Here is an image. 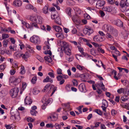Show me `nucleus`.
I'll list each match as a JSON object with an SVG mask.
<instances>
[{"label":"nucleus","instance_id":"1","mask_svg":"<svg viewBox=\"0 0 129 129\" xmlns=\"http://www.w3.org/2000/svg\"><path fill=\"white\" fill-rule=\"evenodd\" d=\"M49 11L51 12V17L52 19L54 20L56 23L59 25L61 24V19L59 15L55 9H49Z\"/></svg>","mask_w":129,"mask_h":129},{"label":"nucleus","instance_id":"2","mask_svg":"<svg viewBox=\"0 0 129 129\" xmlns=\"http://www.w3.org/2000/svg\"><path fill=\"white\" fill-rule=\"evenodd\" d=\"M103 30L110 34H111L114 36H116L118 35L117 31L110 25L106 24H104L102 27Z\"/></svg>","mask_w":129,"mask_h":129},{"label":"nucleus","instance_id":"3","mask_svg":"<svg viewBox=\"0 0 129 129\" xmlns=\"http://www.w3.org/2000/svg\"><path fill=\"white\" fill-rule=\"evenodd\" d=\"M68 76L66 75L62 74V75H58L57 76L56 78L58 81H59V84L60 85L63 84L65 82L64 79H63L64 78L65 79H67L68 78Z\"/></svg>","mask_w":129,"mask_h":129},{"label":"nucleus","instance_id":"4","mask_svg":"<svg viewBox=\"0 0 129 129\" xmlns=\"http://www.w3.org/2000/svg\"><path fill=\"white\" fill-rule=\"evenodd\" d=\"M19 91L17 87L15 88L11 89L9 91V94L12 98H15L17 96Z\"/></svg>","mask_w":129,"mask_h":129},{"label":"nucleus","instance_id":"5","mask_svg":"<svg viewBox=\"0 0 129 129\" xmlns=\"http://www.w3.org/2000/svg\"><path fill=\"white\" fill-rule=\"evenodd\" d=\"M21 81V78H15L13 76L9 78V82L10 83H13L15 85L18 84Z\"/></svg>","mask_w":129,"mask_h":129},{"label":"nucleus","instance_id":"6","mask_svg":"<svg viewBox=\"0 0 129 129\" xmlns=\"http://www.w3.org/2000/svg\"><path fill=\"white\" fill-rule=\"evenodd\" d=\"M30 41L32 43L39 44L40 43V40L39 37L36 35H34L30 39Z\"/></svg>","mask_w":129,"mask_h":129},{"label":"nucleus","instance_id":"7","mask_svg":"<svg viewBox=\"0 0 129 129\" xmlns=\"http://www.w3.org/2000/svg\"><path fill=\"white\" fill-rule=\"evenodd\" d=\"M58 46L63 48V50L65 48L69 47L68 44L66 42L62 41H58Z\"/></svg>","mask_w":129,"mask_h":129},{"label":"nucleus","instance_id":"8","mask_svg":"<svg viewBox=\"0 0 129 129\" xmlns=\"http://www.w3.org/2000/svg\"><path fill=\"white\" fill-rule=\"evenodd\" d=\"M112 23L113 24L120 27H122L123 25L122 22L119 19L114 20L112 21Z\"/></svg>","mask_w":129,"mask_h":129},{"label":"nucleus","instance_id":"9","mask_svg":"<svg viewBox=\"0 0 129 129\" xmlns=\"http://www.w3.org/2000/svg\"><path fill=\"white\" fill-rule=\"evenodd\" d=\"M22 3L20 0H15L13 2V5L15 7H18L21 6Z\"/></svg>","mask_w":129,"mask_h":129},{"label":"nucleus","instance_id":"10","mask_svg":"<svg viewBox=\"0 0 129 129\" xmlns=\"http://www.w3.org/2000/svg\"><path fill=\"white\" fill-rule=\"evenodd\" d=\"M78 88L79 90L81 92H85L87 91L85 85L83 83H82L80 84Z\"/></svg>","mask_w":129,"mask_h":129},{"label":"nucleus","instance_id":"11","mask_svg":"<svg viewBox=\"0 0 129 129\" xmlns=\"http://www.w3.org/2000/svg\"><path fill=\"white\" fill-rule=\"evenodd\" d=\"M50 117L52 121H55L56 120L58 119V114L56 113H52L50 116Z\"/></svg>","mask_w":129,"mask_h":129},{"label":"nucleus","instance_id":"12","mask_svg":"<svg viewBox=\"0 0 129 129\" xmlns=\"http://www.w3.org/2000/svg\"><path fill=\"white\" fill-rule=\"evenodd\" d=\"M32 102L31 99L30 98L26 96L24 99V103L25 104L27 105H30Z\"/></svg>","mask_w":129,"mask_h":129},{"label":"nucleus","instance_id":"13","mask_svg":"<svg viewBox=\"0 0 129 129\" xmlns=\"http://www.w3.org/2000/svg\"><path fill=\"white\" fill-rule=\"evenodd\" d=\"M38 17L37 15H35L32 16H29L28 17V18L31 21L34 22L36 23L37 22V18Z\"/></svg>","mask_w":129,"mask_h":129},{"label":"nucleus","instance_id":"14","mask_svg":"<svg viewBox=\"0 0 129 129\" xmlns=\"http://www.w3.org/2000/svg\"><path fill=\"white\" fill-rule=\"evenodd\" d=\"M94 41L97 42H100L103 41L102 37L99 35L95 36L93 38Z\"/></svg>","mask_w":129,"mask_h":129},{"label":"nucleus","instance_id":"15","mask_svg":"<svg viewBox=\"0 0 129 129\" xmlns=\"http://www.w3.org/2000/svg\"><path fill=\"white\" fill-rule=\"evenodd\" d=\"M96 87L98 89H100L101 88L104 90L105 89V85H104L102 82H101L100 83H97L96 84Z\"/></svg>","mask_w":129,"mask_h":129},{"label":"nucleus","instance_id":"16","mask_svg":"<svg viewBox=\"0 0 129 129\" xmlns=\"http://www.w3.org/2000/svg\"><path fill=\"white\" fill-rule=\"evenodd\" d=\"M105 4V2L104 1H102L100 2H98L96 3V8L99 7H103Z\"/></svg>","mask_w":129,"mask_h":129},{"label":"nucleus","instance_id":"17","mask_svg":"<svg viewBox=\"0 0 129 129\" xmlns=\"http://www.w3.org/2000/svg\"><path fill=\"white\" fill-rule=\"evenodd\" d=\"M117 91L118 93L119 94H121L123 93L124 94L126 95V92L127 91V90L124 88H121L118 89Z\"/></svg>","mask_w":129,"mask_h":129},{"label":"nucleus","instance_id":"18","mask_svg":"<svg viewBox=\"0 0 129 129\" xmlns=\"http://www.w3.org/2000/svg\"><path fill=\"white\" fill-rule=\"evenodd\" d=\"M119 6L121 8L127 7V5L126 1L124 0H121L119 4Z\"/></svg>","mask_w":129,"mask_h":129},{"label":"nucleus","instance_id":"19","mask_svg":"<svg viewBox=\"0 0 129 129\" xmlns=\"http://www.w3.org/2000/svg\"><path fill=\"white\" fill-rule=\"evenodd\" d=\"M50 39H48L47 42H45V43L46 46L43 47L44 49L45 50L49 49H50V44L49 43V41Z\"/></svg>","mask_w":129,"mask_h":129},{"label":"nucleus","instance_id":"20","mask_svg":"<svg viewBox=\"0 0 129 129\" xmlns=\"http://www.w3.org/2000/svg\"><path fill=\"white\" fill-rule=\"evenodd\" d=\"M44 59L46 61V63H47V62L50 63L52 61V59L50 56H46L44 57Z\"/></svg>","mask_w":129,"mask_h":129},{"label":"nucleus","instance_id":"21","mask_svg":"<svg viewBox=\"0 0 129 129\" xmlns=\"http://www.w3.org/2000/svg\"><path fill=\"white\" fill-rule=\"evenodd\" d=\"M26 48L27 50L29 52L31 53H33L34 52L33 50V47H31L28 44H26Z\"/></svg>","mask_w":129,"mask_h":129},{"label":"nucleus","instance_id":"22","mask_svg":"<svg viewBox=\"0 0 129 129\" xmlns=\"http://www.w3.org/2000/svg\"><path fill=\"white\" fill-rule=\"evenodd\" d=\"M64 52L67 55H70L71 54V50L69 47L66 48L63 50Z\"/></svg>","mask_w":129,"mask_h":129},{"label":"nucleus","instance_id":"23","mask_svg":"<svg viewBox=\"0 0 129 129\" xmlns=\"http://www.w3.org/2000/svg\"><path fill=\"white\" fill-rule=\"evenodd\" d=\"M21 24L23 25L22 27L25 26L26 28H29L30 27V26L29 24L24 21L22 20H21Z\"/></svg>","mask_w":129,"mask_h":129},{"label":"nucleus","instance_id":"24","mask_svg":"<svg viewBox=\"0 0 129 129\" xmlns=\"http://www.w3.org/2000/svg\"><path fill=\"white\" fill-rule=\"evenodd\" d=\"M55 35L56 37L59 39L62 40L64 38V34L62 33L56 34Z\"/></svg>","mask_w":129,"mask_h":129},{"label":"nucleus","instance_id":"25","mask_svg":"<svg viewBox=\"0 0 129 129\" xmlns=\"http://www.w3.org/2000/svg\"><path fill=\"white\" fill-rule=\"evenodd\" d=\"M64 125V123L63 122H61L59 123V124L57 123H55L54 126L56 129H60L61 128V126H63Z\"/></svg>","mask_w":129,"mask_h":129},{"label":"nucleus","instance_id":"26","mask_svg":"<svg viewBox=\"0 0 129 129\" xmlns=\"http://www.w3.org/2000/svg\"><path fill=\"white\" fill-rule=\"evenodd\" d=\"M43 82H50L51 83H52L53 80L52 79L50 78L48 76L43 80Z\"/></svg>","mask_w":129,"mask_h":129},{"label":"nucleus","instance_id":"27","mask_svg":"<svg viewBox=\"0 0 129 129\" xmlns=\"http://www.w3.org/2000/svg\"><path fill=\"white\" fill-rule=\"evenodd\" d=\"M43 100L45 102V103L47 105L49 104H51L52 102V99L51 98H49L48 99H46L45 97H44L43 98Z\"/></svg>","mask_w":129,"mask_h":129},{"label":"nucleus","instance_id":"28","mask_svg":"<svg viewBox=\"0 0 129 129\" xmlns=\"http://www.w3.org/2000/svg\"><path fill=\"white\" fill-rule=\"evenodd\" d=\"M29 56V55L27 52H26L25 54H21V57L24 59L27 58Z\"/></svg>","mask_w":129,"mask_h":129},{"label":"nucleus","instance_id":"29","mask_svg":"<svg viewBox=\"0 0 129 129\" xmlns=\"http://www.w3.org/2000/svg\"><path fill=\"white\" fill-rule=\"evenodd\" d=\"M38 17L37 18V21L36 23H38L39 24H41L42 23V18L40 16L37 15Z\"/></svg>","mask_w":129,"mask_h":129},{"label":"nucleus","instance_id":"30","mask_svg":"<svg viewBox=\"0 0 129 129\" xmlns=\"http://www.w3.org/2000/svg\"><path fill=\"white\" fill-rule=\"evenodd\" d=\"M53 27L54 28L55 30L57 32H61V28L59 26H53Z\"/></svg>","mask_w":129,"mask_h":129},{"label":"nucleus","instance_id":"31","mask_svg":"<svg viewBox=\"0 0 129 129\" xmlns=\"http://www.w3.org/2000/svg\"><path fill=\"white\" fill-rule=\"evenodd\" d=\"M21 56V53H15L14 54V57L15 59H18L20 58Z\"/></svg>","mask_w":129,"mask_h":129},{"label":"nucleus","instance_id":"32","mask_svg":"<svg viewBox=\"0 0 129 129\" xmlns=\"http://www.w3.org/2000/svg\"><path fill=\"white\" fill-rule=\"evenodd\" d=\"M72 10L71 9H67L66 10V13L70 17H71Z\"/></svg>","mask_w":129,"mask_h":129},{"label":"nucleus","instance_id":"33","mask_svg":"<svg viewBox=\"0 0 129 129\" xmlns=\"http://www.w3.org/2000/svg\"><path fill=\"white\" fill-rule=\"evenodd\" d=\"M25 73V69L24 67L23 66H22L21 67L20 69V73L22 74L23 75Z\"/></svg>","mask_w":129,"mask_h":129},{"label":"nucleus","instance_id":"34","mask_svg":"<svg viewBox=\"0 0 129 129\" xmlns=\"http://www.w3.org/2000/svg\"><path fill=\"white\" fill-rule=\"evenodd\" d=\"M93 111L101 116L103 114V112L102 111H101L100 110L98 109L94 110H93Z\"/></svg>","mask_w":129,"mask_h":129},{"label":"nucleus","instance_id":"35","mask_svg":"<svg viewBox=\"0 0 129 129\" xmlns=\"http://www.w3.org/2000/svg\"><path fill=\"white\" fill-rule=\"evenodd\" d=\"M128 99V96L126 95L122 96L120 100L123 102H125Z\"/></svg>","mask_w":129,"mask_h":129},{"label":"nucleus","instance_id":"36","mask_svg":"<svg viewBox=\"0 0 129 129\" xmlns=\"http://www.w3.org/2000/svg\"><path fill=\"white\" fill-rule=\"evenodd\" d=\"M13 68L15 69H18L19 68V67L18 66V63L16 62H14L13 63L12 66Z\"/></svg>","mask_w":129,"mask_h":129},{"label":"nucleus","instance_id":"37","mask_svg":"<svg viewBox=\"0 0 129 129\" xmlns=\"http://www.w3.org/2000/svg\"><path fill=\"white\" fill-rule=\"evenodd\" d=\"M109 33H107L106 34V37L110 40H111L113 39V37L110 35Z\"/></svg>","mask_w":129,"mask_h":129},{"label":"nucleus","instance_id":"38","mask_svg":"<svg viewBox=\"0 0 129 129\" xmlns=\"http://www.w3.org/2000/svg\"><path fill=\"white\" fill-rule=\"evenodd\" d=\"M115 124V123L114 122L111 123V122H108L107 125L108 127L110 128H112L113 127V126Z\"/></svg>","mask_w":129,"mask_h":129},{"label":"nucleus","instance_id":"39","mask_svg":"<svg viewBox=\"0 0 129 129\" xmlns=\"http://www.w3.org/2000/svg\"><path fill=\"white\" fill-rule=\"evenodd\" d=\"M8 41L7 40H4L3 42V46L4 47H6L7 46Z\"/></svg>","mask_w":129,"mask_h":129},{"label":"nucleus","instance_id":"40","mask_svg":"<svg viewBox=\"0 0 129 129\" xmlns=\"http://www.w3.org/2000/svg\"><path fill=\"white\" fill-rule=\"evenodd\" d=\"M78 49H79V52H81V53L82 55L83 56H84V55H85V54L86 53L83 52V51H84L83 49L82 48L79 47H78Z\"/></svg>","mask_w":129,"mask_h":129},{"label":"nucleus","instance_id":"41","mask_svg":"<svg viewBox=\"0 0 129 129\" xmlns=\"http://www.w3.org/2000/svg\"><path fill=\"white\" fill-rule=\"evenodd\" d=\"M37 80V78L36 76L33 77L31 79V82L33 84H35L36 83Z\"/></svg>","mask_w":129,"mask_h":129},{"label":"nucleus","instance_id":"42","mask_svg":"<svg viewBox=\"0 0 129 129\" xmlns=\"http://www.w3.org/2000/svg\"><path fill=\"white\" fill-rule=\"evenodd\" d=\"M36 58L41 62H43L44 61L43 58L40 56L37 55L36 56Z\"/></svg>","mask_w":129,"mask_h":129},{"label":"nucleus","instance_id":"43","mask_svg":"<svg viewBox=\"0 0 129 129\" xmlns=\"http://www.w3.org/2000/svg\"><path fill=\"white\" fill-rule=\"evenodd\" d=\"M123 108L129 110V102L125 103L123 106Z\"/></svg>","mask_w":129,"mask_h":129},{"label":"nucleus","instance_id":"44","mask_svg":"<svg viewBox=\"0 0 129 129\" xmlns=\"http://www.w3.org/2000/svg\"><path fill=\"white\" fill-rule=\"evenodd\" d=\"M2 39H4L9 38V36L8 34L5 33L2 34Z\"/></svg>","mask_w":129,"mask_h":129},{"label":"nucleus","instance_id":"45","mask_svg":"<svg viewBox=\"0 0 129 129\" xmlns=\"http://www.w3.org/2000/svg\"><path fill=\"white\" fill-rule=\"evenodd\" d=\"M83 56L85 57L87 59H92L93 58V57L92 56L89 55L86 53Z\"/></svg>","mask_w":129,"mask_h":129},{"label":"nucleus","instance_id":"46","mask_svg":"<svg viewBox=\"0 0 129 129\" xmlns=\"http://www.w3.org/2000/svg\"><path fill=\"white\" fill-rule=\"evenodd\" d=\"M72 82L73 83V84L74 86H77L78 84V82L77 81L76 79H74L73 80Z\"/></svg>","mask_w":129,"mask_h":129},{"label":"nucleus","instance_id":"47","mask_svg":"<svg viewBox=\"0 0 129 129\" xmlns=\"http://www.w3.org/2000/svg\"><path fill=\"white\" fill-rule=\"evenodd\" d=\"M16 72V70L14 69H12L10 71V74L11 75H14Z\"/></svg>","mask_w":129,"mask_h":129},{"label":"nucleus","instance_id":"48","mask_svg":"<svg viewBox=\"0 0 129 129\" xmlns=\"http://www.w3.org/2000/svg\"><path fill=\"white\" fill-rule=\"evenodd\" d=\"M37 112L35 110H31L30 111V113L31 115L34 116H36Z\"/></svg>","mask_w":129,"mask_h":129},{"label":"nucleus","instance_id":"49","mask_svg":"<svg viewBox=\"0 0 129 129\" xmlns=\"http://www.w3.org/2000/svg\"><path fill=\"white\" fill-rule=\"evenodd\" d=\"M76 68L79 70L80 71H81L84 69V67L80 65H77L76 66Z\"/></svg>","mask_w":129,"mask_h":129},{"label":"nucleus","instance_id":"50","mask_svg":"<svg viewBox=\"0 0 129 129\" xmlns=\"http://www.w3.org/2000/svg\"><path fill=\"white\" fill-rule=\"evenodd\" d=\"M54 126V125L52 123H48L46 125V127L47 128H52Z\"/></svg>","mask_w":129,"mask_h":129},{"label":"nucleus","instance_id":"51","mask_svg":"<svg viewBox=\"0 0 129 129\" xmlns=\"http://www.w3.org/2000/svg\"><path fill=\"white\" fill-rule=\"evenodd\" d=\"M57 73L58 75H62V70L60 68H58L56 70Z\"/></svg>","mask_w":129,"mask_h":129},{"label":"nucleus","instance_id":"52","mask_svg":"<svg viewBox=\"0 0 129 129\" xmlns=\"http://www.w3.org/2000/svg\"><path fill=\"white\" fill-rule=\"evenodd\" d=\"M71 86L70 84L67 85L66 86V89L68 91H70Z\"/></svg>","mask_w":129,"mask_h":129},{"label":"nucleus","instance_id":"53","mask_svg":"<svg viewBox=\"0 0 129 129\" xmlns=\"http://www.w3.org/2000/svg\"><path fill=\"white\" fill-rule=\"evenodd\" d=\"M6 67L5 64H3L0 66V69L1 70H3Z\"/></svg>","mask_w":129,"mask_h":129},{"label":"nucleus","instance_id":"54","mask_svg":"<svg viewBox=\"0 0 129 129\" xmlns=\"http://www.w3.org/2000/svg\"><path fill=\"white\" fill-rule=\"evenodd\" d=\"M30 24L32 27H34L36 28H38L37 24L36 23H35L34 22H31Z\"/></svg>","mask_w":129,"mask_h":129},{"label":"nucleus","instance_id":"55","mask_svg":"<svg viewBox=\"0 0 129 129\" xmlns=\"http://www.w3.org/2000/svg\"><path fill=\"white\" fill-rule=\"evenodd\" d=\"M98 50L101 53H105V51L101 47H99L98 48Z\"/></svg>","mask_w":129,"mask_h":129},{"label":"nucleus","instance_id":"56","mask_svg":"<svg viewBox=\"0 0 129 129\" xmlns=\"http://www.w3.org/2000/svg\"><path fill=\"white\" fill-rule=\"evenodd\" d=\"M103 10L104 11H105L107 12H110L112 11L113 10V9H103Z\"/></svg>","mask_w":129,"mask_h":129},{"label":"nucleus","instance_id":"57","mask_svg":"<svg viewBox=\"0 0 129 129\" xmlns=\"http://www.w3.org/2000/svg\"><path fill=\"white\" fill-rule=\"evenodd\" d=\"M45 53L46 54H48L50 56L52 55V53L51 51L50 50H47L45 51Z\"/></svg>","mask_w":129,"mask_h":129},{"label":"nucleus","instance_id":"58","mask_svg":"<svg viewBox=\"0 0 129 129\" xmlns=\"http://www.w3.org/2000/svg\"><path fill=\"white\" fill-rule=\"evenodd\" d=\"M83 107V106H79L78 108H77V109L79 111V113H82V108Z\"/></svg>","mask_w":129,"mask_h":129},{"label":"nucleus","instance_id":"59","mask_svg":"<svg viewBox=\"0 0 129 129\" xmlns=\"http://www.w3.org/2000/svg\"><path fill=\"white\" fill-rule=\"evenodd\" d=\"M107 2L109 4H114L115 1L114 0H107Z\"/></svg>","mask_w":129,"mask_h":129},{"label":"nucleus","instance_id":"60","mask_svg":"<svg viewBox=\"0 0 129 129\" xmlns=\"http://www.w3.org/2000/svg\"><path fill=\"white\" fill-rule=\"evenodd\" d=\"M95 51L94 49H92L91 50V53L93 55H95L96 54Z\"/></svg>","mask_w":129,"mask_h":129},{"label":"nucleus","instance_id":"61","mask_svg":"<svg viewBox=\"0 0 129 129\" xmlns=\"http://www.w3.org/2000/svg\"><path fill=\"white\" fill-rule=\"evenodd\" d=\"M116 113V112L114 109H112L111 111V113L112 115H114Z\"/></svg>","mask_w":129,"mask_h":129},{"label":"nucleus","instance_id":"62","mask_svg":"<svg viewBox=\"0 0 129 129\" xmlns=\"http://www.w3.org/2000/svg\"><path fill=\"white\" fill-rule=\"evenodd\" d=\"M48 75L51 77L54 78L55 77L54 74L52 72H50L48 73Z\"/></svg>","mask_w":129,"mask_h":129},{"label":"nucleus","instance_id":"63","mask_svg":"<svg viewBox=\"0 0 129 129\" xmlns=\"http://www.w3.org/2000/svg\"><path fill=\"white\" fill-rule=\"evenodd\" d=\"M0 94L2 96H5L6 95V94L5 92V91L4 90H2L0 92Z\"/></svg>","mask_w":129,"mask_h":129},{"label":"nucleus","instance_id":"64","mask_svg":"<svg viewBox=\"0 0 129 129\" xmlns=\"http://www.w3.org/2000/svg\"><path fill=\"white\" fill-rule=\"evenodd\" d=\"M125 14L129 18V9H127L125 11Z\"/></svg>","mask_w":129,"mask_h":129}]
</instances>
